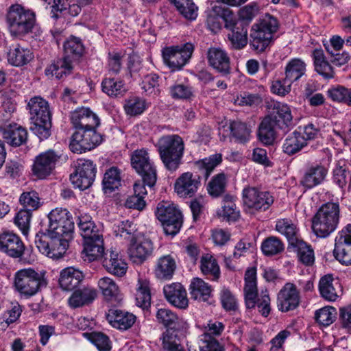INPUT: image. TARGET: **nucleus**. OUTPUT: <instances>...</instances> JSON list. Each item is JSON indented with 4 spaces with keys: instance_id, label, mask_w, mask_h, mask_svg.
Listing matches in <instances>:
<instances>
[{
    "instance_id": "f257e3e1",
    "label": "nucleus",
    "mask_w": 351,
    "mask_h": 351,
    "mask_svg": "<svg viewBox=\"0 0 351 351\" xmlns=\"http://www.w3.org/2000/svg\"><path fill=\"white\" fill-rule=\"evenodd\" d=\"M292 125L293 116L290 107L284 103L274 102L269 113L260 123L258 138L265 145H272L276 138V130L287 132Z\"/></svg>"
},
{
    "instance_id": "f03ea898",
    "label": "nucleus",
    "mask_w": 351,
    "mask_h": 351,
    "mask_svg": "<svg viewBox=\"0 0 351 351\" xmlns=\"http://www.w3.org/2000/svg\"><path fill=\"white\" fill-rule=\"evenodd\" d=\"M155 317V322L165 328L160 337L162 351H185L178 334L180 320L177 314L167 308H156Z\"/></svg>"
},
{
    "instance_id": "7ed1b4c3",
    "label": "nucleus",
    "mask_w": 351,
    "mask_h": 351,
    "mask_svg": "<svg viewBox=\"0 0 351 351\" xmlns=\"http://www.w3.org/2000/svg\"><path fill=\"white\" fill-rule=\"evenodd\" d=\"M30 114L31 131L40 140L48 138L51 135V112L49 103L40 96L32 97L27 105Z\"/></svg>"
},
{
    "instance_id": "20e7f679",
    "label": "nucleus",
    "mask_w": 351,
    "mask_h": 351,
    "mask_svg": "<svg viewBox=\"0 0 351 351\" xmlns=\"http://www.w3.org/2000/svg\"><path fill=\"white\" fill-rule=\"evenodd\" d=\"M244 281L243 291L247 308L252 309L256 306L261 315L267 317L271 312L270 298L267 289L262 290L258 293L255 267H250L246 270Z\"/></svg>"
},
{
    "instance_id": "39448f33",
    "label": "nucleus",
    "mask_w": 351,
    "mask_h": 351,
    "mask_svg": "<svg viewBox=\"0 0 351 351\" xmlns=\"http://www.w3.org/2000/svg\"><path fill=\"white\" fill-rule=\"evenodd\" d=\"M279 27L278 20L267 14L254 23L250 34V45L257 52H263L274 40Z\"/></svg>"
},
{
    "instance_id": "423d86ee",
    "label": "nucleus",
    "mask_w": 351,
    "mask_h": 351,
    "mask_svg": "<svg viewBox=\"0 0 351 351\" xmlns=\"http://www.w3.org/2000/svg\"><path fill=\"white\" fill-rule=\"evenodd\" d=\"M339 206L334 202L324 204L312 219V229L317 237L326 238L337 228Z\"/></svg>"
},
{
    "instance_id": "0eeeda50",
    "label": "nucleus",
    "mask_w": 351,
    "mask_h": 351,
    "mask_svg": "<svg viewBox=\"0 0 351 351\" xmlns=\"http://www.w3.org/2000/svg\"><path fill=\"white\" fill-rule=\"evenodd\" d=\"M160 158L170 173L174 172L181 162L184 145L182 138L176 134L161 137L157 143Z\"/></svg>"
},
{
    "instance_id": "6e6552de",
    "label": "nucleus",
    "mask_w": 351,
    "mask_h": 351,
    "mask_svg": "<svg viewBox=\"0 0 351 351\" xmlns=\"http://www.w3.org/2000/svg\"><path fill=\"white\" fill-rule=\"evenodd\" d=\"M7 22L11 35L23 37L32 32L36 23V16L34 12L21 5L14 4L8 9Z\"/></svg>"
},
{
    "instance_id": "1a4fd4ad",
    "label": "nucleus",
    "mask_w": 351,
    "mask_h": 351,
    "mask_svg": "<svg viewBox=\"0 0 351 351\" xmlns=\"http://www.w3.org/2000/svg\"><path fill=\"white\" fill-rule=\"evenodd\" d=\"M47 285L45 274L32 269L18 271L14 277V286L17 291L26 298L34 295Z\"/></svg>"
},
{
    "instance_id": "9d476101",
    "label": "nucleus",
    "mask_w": 351,
    "mask_h": 351,
    "mask_svg": "<svg viewBox=\"0 0 351 351\" xmlns=\"http://www.w3.org/2000/svg\"><path fill=\"white\" fill-rule=\"evenodd\" d=\"M71 238L50 235L49 232H38L35 237V244L43 254L54 260L64 256Z\"/></svg>"
},
{
    "instance_id": "9b49d317",
    "label": "nucleus",
    "mask_w": 351,
    "mask_h": 351,
    "mask_svg": "<svg viewBox=\"0 0 351 351\" xmlns=\"http://www.w3.org/2000/svg\"><path fill=\"white\" fill-rule=\"evenodd\" d=\"M48 219L47 232H49L50 235L72 237L74 222L71 214L67 209L56 208L49 213Z\"/></svg>"
},
{
    "instance_id": "f8f14e48",
    "label": "nucleus",
    "mask_w": 351,
    "mask_h": 351,
    "mask_svg": "<svg viewBox=\"0 0 351 351\" xmlns=\"http://www.w3.org/2000/svg\"><path fill=\"white\" fill-rule=\"evenodd\" d=\"M193 50L191 43L165 47L162 51L163 61L173 71L180 70L191 58Z\"/></svg>"
},
{
    "instance_id": "ddd939ff",
    "label": "nucleus",
    "mask_w": 351,
    "mask_h": 351,
    "mask_svg": "<svg viewBox=\"0 0 351 351\" xmlns=\"http://www.w3.org/2000/svg\"><path fill=\"white\" fill-rule=\"evenodd\" d=\"M155 215L161 222L165 234L173 237L180 232L182 226V215L176 207L159 204Z\"/></svg>"
},
{
    "instance_id": "4468645a",
    "label": "nucleus",
    "mask_w": 351,
    "mask_h": 351,
    "mask_svg": "<svg viewBox=\"0 0 351 351\" xmlns=\"http://www.w3.org/2000/svg\"><path fill=\"white\" fill-rule=\"evenodd\" d=\"M243 202L249 212L265 211L274 203V197L268 191H263L256 187H246L243 190Z\"/></svg>"
},
{
    "instance_id": "2eb2a0df",
    "label": "nucleus",
    "mask_w": 351,
    "mask_h": 351,
    "mask_svg": "<svg viewBox=\"0 0 351 351\" xmlns=\"http://www.w3.org/2000/svg\"><path fill=\"white\" fill-rule=\"evenodd\" d=\"M333 255L342 265H351V223L347 224L336 236Z\"/></svg>"
},
{
    "instance_id": "dca6fc26",
    "label": "nucleus",
    "mask_w": 351,
    "mask_h": 351,
    "mask_svg": "<svg viewBox=\"0 0 351 351\" xmlns=\"http://www.w3.org/2000/svg\"><path fill=\"white\" fill-rule=\"evenodd\" d=\"M300 302V293L294 283L286 282L278 293L277 308L282 313L295 310Z\"/></svg>"
},
{
    "instance_id": "f3484780",
    "label": "nucleus",
    "mask_w": 351,
    "mask_h": 351,
    "mask_svg": "<svg viewBox=\"0 0 351 351\" xmlns=\"http://www.w3.org/2000/svg\"><path fill=\"white\" fill-rule=\"evenodd\" d=\"M221 21L226 28H232L236 24V16L229 8L214 5L208 14L207 26L212 32H217L221 28Z\"/></svg>"
},
{
    "instance_id": "a211bd4d",
    "label": "nucleus",
    "mask_w": 351,
    "mask_h": 351,
    "mask_svg": "<svg viewBox=\"0 0 351 351\" xmlns=\"http://www.w3.org/2000/svg\"><path fill=\"white\" fill-rule=\"evenodd\" d=\"M25 245L21 237L10 231L0 234V252L13 258L22 259L25 252Z\"/></svg>"
},
{
    "instance_id": "6ab92c4d",
    "label": "nucleus",
    "mask_w": 351,
    "mask_h": 351,
    "mask_svg": "<svg viewBox=\"0 0 351 351\" xmlns=\"http://www.w3.org/2000/svg\"><path fill=\"white\" fill-rule=\"evenodd\" d=\"M106 313V318L110 325L120 330L130 328L136 322V316L131 313L119 308L112 304Z\"/></svg>"
},
{
    "instance_id": "aec40b11",
    "label": "nucleus",
    "mask_w": 351,
    "mask_h": 351,
    "mask_svg": "<svg viewBox=\"0 0 351 351\" xmlns=\"http://www.w3.org/2000/svg\"><path fill=\"white\" fill-rule=\"evenodd\" d=\"M131 165L141 176H157L156 167L145 149H137L131 155Z\"/></svg>"
},
{
    "instance_id": "412c9836",
    "label": "nucleus",
    "mask_w": 351,
    "mask_h": 351,
    "mask_svg": "<svg viewBox=\"0 0 351 351\" xmlns=\"http://www.w3.org/2000/svg\"><path fill=\"white\" fill-rule=\"evenodd\" d=\"M59 156L52 150L40 154L36 157L32 166L35 176H49L53 173Z\"/></svg>"
},
{
    "instance_id": "4be33fe9",
    "label": "nucleus",
    "mask_w": 351,
    "mask_h": 351,
    "mask_svg": "<svg viewBox=\"0 0 351 351\" xmlns=\"http://www.w3.org/2000/svg\"><path fill=\"white\" fill-rule=\"evenodd\" d=\"M209 66L222 75L230 73V58L227 52L221 47H210L206 53Z\"/></svg>"
},
{
    "instance_id": "5701e85b",
    "label": "nucleus",
    "mask_w": 351,
    "mask_h": 351,
    "mask_svg": "<svg viewBox=\"0 0 351 351\" xmlns=\"http://www.w3.org/2000/svg\"><path fill=\"white\" fill-rule=\"evenodd\" d=\"M85 276L84 273L74 267H66L60 272L59 286L63 291H73L83 282Z\"/></svg>"
},
{
    "instance_id": "b1692460",
    "label": "nucleus",
    "mask_w": 351,
    "mask_h": 351,
    "mask_svg": "<svg viewBox=\"0 0 351 351\" xmlns=\"http://www.w3.org/2000/svg\"><path fill=\"white\" fill-rule=\"evenodd\" d=\"M128 250L134 263H142L152 255L154 244L149 239H132Z\"/></svg>"
},
{
    "instance_id": "393cba45",
    "label": "nucleus",
    "mask_w": 351,
    "mask_h": 351,
    "mask_svg": "<svg viewBox=\"0 0 351 351\" xmlns=\"http://www.w3.org/2000/svg\"><path fill=\"white\" fill-rule=\"evenodd\" d=\"M4 141L10 146L17 147L26 143L27 130L17 123H11L1 129Z\"/></svg>"
},
{
    "instance_id": "a878e982",
    "label": "nucleus",
    "mask_w": 351,
    "mask_h": 351,
    "mask_svg": "<svg viewBox=\"0 0 351 351\" xmlns=\"http://www.w3.org/2000/svg\"><path fill=\"white\" fill-rule=\"evenodd\" d=\"M163 292L167 300L179 308H186L188 306V299L184 287L179 282H173L165 285Z\"/></svg>"
},
{
    "instance_id": "bb28decb",
    "label": "nucleus",
    "mask_w": 351,
    "mask_h": 351,
    "mask_svg": "<svg viewBox=\"0 0 351 351\" xmlns=\"http://www.w3.org/2000/svg\"><path fill=\"white\" fill-rule=\"evenodd\" d=\"M95 228L94 221L89 219V262L101 260L105 255L103 235Z\"/></svg>"
},
{
    "instance_id": "cd10ccee",
    "label": "nucleus",
    "mask_w": 351,
    "mask_h": 351,
    "mask_svg": "<svg viewBox=\"0 0 351 351\" xmlns=\"http://www.w3.org/2000/svg\"><path fill=\"white\" fill-rule=\"evenodd\" d=\"M63 58L71 63L78 62L85 53V46L80 38L70 36L63 44Z\"/></svg>"
},
{
    "instance_id": "c85d7f7f",
    "label": "nucleus",
    "mask_w": 351,
    "mask_h": 351,
    "mask_svg": "<svg viewBox=\"0 0 351 351\" xmlns=\"http://www.w3.org/2000/svg\"><path fill=\"white\" fill-rule=\"evenodd\" d=\"M176 267V261L173 255H163L156 262L154 274L159 280H169L173 278Z\"/></svg>"
},
{
    "instance_id": "c756f323",
    "label": "nucleus",
    "mask_w": 351,
    "mask_h": 351,
    "mask_svg": "<svg viewBox=\"0 0 351 351\" xmlns=\"http://www.w3.org/2000/svg\"><path fill=\"white\" fill-rule=\"evenodd\" d=\"M199 184V177H178L174 184V191L180 197H191Z\"/></svg>"
},
{
    "instance_id": "7c9ffc66",
    "label": "nucleus",
    "mask_w": 351,
    "mask_h": 351,
    "mask_svg": "<svg viewBox=\"0 0 351 351\" xmlns=\"http://www.w3.org/2000/svg\"><path fill=\"white\" fill-rule=\"evenodd\" d=\"M199 269L202 274L208 280L217 281L221 276L218 261L210 254H205L201 256Z\"/></svg>"
},
{
    "instance_id": "2f4dec72",
    "label": "nucleus",
    "mask_w": 351,
    "mask_h": 351,
    "mask_svg": "<svg viewBox=\"0 0 351 351\" xmlns=\"http://www.w3.org/2000/svg\"><path fill=\"white\" fill-rule=\"evenodd\" d=\"M103 265L109 273L119 277L124 276L128 269L127 263L116 249H111L109 259L105 258Z\"/></svg>"
},
{
    "instance_id": "473e14b6",
    "label": "nucleus",
    "mask_w": 351,
    "mask_h": 351,
    "mask_svg": "<svg viewBox=\"0 0 351 351\" xmlns=\"http://www.w3.org/2000/svg\"><path fill=\"white\" fill-rule=\"evenodd\" d=\"M217 216L223 221L228 222L236 221L239 216V210L237 209L235 197L230 195L223 196L221 207L217 212Z\"/></svg>"
},
{
    "instance_id": "72a5a7b5",
    "label": "nucleus",
    "mask_w": 351,
    "mask_h": 351,
    "mask_svg": "<svg viewBox=\"0 0 351 351\" xmlns=\"http://www.w3.org/2000/svg\"><path fill=\"white\" fill-rule=\"evenodd\" d=\"M34 58V54L28 48L16 45L8 53V60L15 66H21L29 63Z\"/></svg>"
},
{
    "instance_id": "f704fd0d",
    "label": "nucleus",
    "mask_w": 351,
    "mask_h": 351,
    "mask_svg": "<svg viewBox=\"0 0 351 351\" xmlns=\"http://www.w3.org/2000/svg\"><path fill=\"white\" fill-rule=\"evenodd\" d=\"M189 289L191 298L194 300L206 302L212 296V287L199 278H193Z\"/></svg>"
},
{
    "instance_id": "c9c22d12",
    "label": "nucleus",
    "mask_w": 351,
    "mask_h": 351,
    "mask_svg": "<svg viewBox=\"0 0 351 351\" xmlns=\"http://www.w3.org/2000/svg\"><path fill=\"white\" fill-rule=\"evenodd\" d=\"M313 57L315 71L326 79H331L335 73L330 63L326 60L324 51L316 49L313 51Z\"/></svg>"
},
{
    "instance_id": "e433bc0d",
    "label": "nucleus",
    "mask_w": 351,
    "mask_h": 351,
    "mask_svg": "<svg viewBox=\"0 0 351 351\" xmlns=\"http://www.w3.org/2000/svg\"><path fill=\"white\" fill-rule=\"evenodd\" d=\"M276 230L287 239L291 246L300 240L297 226L290 219H278L276 223Z\"/></svg>"
},
{
    "instance_id": "4c0bfd02",
    "label": "nucleus",
    "mask_w": 351,
    "mask_h": 351,
    "mask_svg": "<svg viewBox=\"0 0 351 351\" xmlns=\"http://www.w3.org/2000/svg\"><path fill=\"white\" fill-rule=\"evenodd\" d=\"M98 286L101 289L106 300H107L110 305L113 302L119 304L121 298L118 295V287L115 282L110 278L104 277L98 282Z\"/></svg>"
},
{
    "instance_id": "58836bf2",
    "label": "nucleus",
    "mask_w": 351,
    "mask_h": 351,
    "mask_svg": "<svg viewBox=\"0 0 351 351\" xmlns=\"http://www.w3.org/2000/svg\"><path fill=\"white\" fill-rule=\"evenodd\" d=\"M135 298L136 305L144 311L145 314L149 313L151 306V293L148 281L138 280Z\"/></svg>"
},
{
    "instance_id": "ea45409f",
    "label": "nucleus",
    "mask_w": 351,
    "mask_h": 351,
    "mask_svg": "<svg viewBox=\"0 0 351 351\" xmlns=\"http://www.w3.org/2000/svg\"><path fill=\"white\" fill-rule=\"evenodd\" d=\"M230 138L236 143L245 144L248 142L251 137L250 128L240 121H233L230 123Z\"/></svg>"
},
{
    "instance_id": "a19ab883",
    "label": "nucleus",
    "mask_w": 351,
    "mask_h": 351,
    "mask_svg": "<svg viewBox=\"0 0 351 351\" xmlns=\"http://www.w3.org/2000/svg\"><path fill=\"white\" fill-rule=\"evenodd\" d=\"M306 64L300 58H292L285 68V77L292 82L300 80L306 73Z\"/></svg>"
},
{
    "instance_id": "79ce46f5",
    "label": "nucleus",
    "mask_w": 351,
    "mask_h": 351,
    "mask_svg": "<svg viewBox=\"0 0 351 351\" xmlns=\"http://www.w3.org/2000/svg\"><path fill=\"white\" fill-rule=\"evenodd\" d=\"M73 68V64L63 57L54 61L45 69L47 76H55L57 79H62L69 74Z\"/></svg>"
},
{
    "instance_id": "37998d69",
    "label": "nucleus",
    "mask_w": 351,
    "mask_h": 351,
    "mask_svg": "<svg viewBox=\"0 0 351 351\" xmlns=\"http://www.w3.org/2000/svg\"><path fill=\"white\" fill-rule=\"evenodd\" d=\"M100 124L99 117L89 110V151L99 145L104 141V136L97 131Z\"/></svg>"
},
{
    "instance_id": "c03bdc74",
    "label": "nucleus",
    "mask_w": 351,
    "mask_h": 351,
    "mask_svg": "<svg viewBox=\"0 0 351 351\" xmlns=\"http://www.w3.org/2000/svg\"><path fill=\"white\" fill-rule=\"evenodd\" d=\"M334 279L330 274L322 277L319 282V291L321 296L329 302H335L339 295L333 285Z\"/></svg>"
},
{
    "instance_id": "a18cd8bd",
    "label": "nucleus",
    "mask_w": 351,
    "mask_h": 351,
    "mask_svg": "<svg viewBox=\"0 0 351 351\" xmlns=\"http://www.w3.org/2000/svg\"><path fill=\"white\" fill-rule=\"evenodd\" d=\"M307 143L300 136V133L295 130L289 134L285 140L282 145L283 152L288 155H293L300 152L303 147L306 146Z\"/></svg>"
},
{
    "instance_id": "49530a36",
    "label": "nucleus",
    "mask_w": 351,
    "mask_h": 351,
    "mask_svg": "<svg viewBox=\"0 0 351 351\" xmlns=\"http://www.w3.org/2000/svg\"><path fill=\"white\" fill-rule=\"evenodd\" d=\"M261 249L265 256H273L282 252L285 245L279 238L270 236L263 241Z\"/></svg>"
},
{
    "instance_id": "de8ad7c7",
    "label": "nucleus",
    "mask_w": 351,
    "mask_h": 351,
    "mask_svg": "<svg viewBox=\"0 0 351 351\" xmlns=\"http://www.w3.org/2000/svg\"><path fill=\"white\" fill-rule=\"evenodd\" d=\"M298 253L299 261L306 266L312 265L315 262L313 249L302 240H299L297 243L291 245Z\"/></svg>"
},
{
    "instance_id": "09e8293b",
    "label": "nucleus",
    "mask_w": 351,
    "mask_h": 351,
    "mask_svg": "<svg viewBox=\"0 0 351 351\" xmlns=\"http://www.w3.org/2000/svg\"><path fill=\"white\" fill-rule=\"evenodd\" d=\"M222 162V155L215 154L199 160L195 162L196 168L205 176H209L213 171Z\"/></svg>"
},
{
    "instance_id": "8fccbe9b",
    "label": "nucleus",
    "mask_w": 351,
    "mask_h": 351,
    "mask_svg": "<svg viewBox=\"0 0 351 351\" xmlns=\"http://www.w3.org/2000/svg\"><path fill=\"white\" fill-rule=\"evenodd\" d=\"M229 28L231 32L228 34V37L231 42L232 46L236 49H243L247 43V31L244 27L236 26Z\"/></svg>"
},
{
    "instance_id": "3c124183",
    "label": "nucleus",
    "mask_w": 351,
    "mask_h": 351,
    "mask_svg": "<svg viewBox=\"0 0 351 351\" xmlns=\"http://www.w3.org/2000/svg\"><path fill=\"white\" fill-rule=\"evenodd\" d=\"M145 99L139 97H131L125 100L124 110L130 116L141 114L147 108Z\"/></svg>"
},
{
    "instance_id": "603ef678",
    "label": "nucleus",
    "mask_w": 351,
    "mask_h": 351,
    "mask_svg": "<svg viewBox=\"0 0 351 351\" xmlns=\"http://www.w3.org/2000/svg\"><path fill=\"white\" fill-rule=\"evenodd\" d=\"M159 79L160 77L156 73L146 75L142 80L141 88L147 95L158 96L160 93Z\"/></svg>"
},
{
    "instance_id": "864d4df0",
    "label": "nucleus",
    "mask_w": 351,
    "mask_h": 351,
    "mask_svg": "<svg viewBox=\"0 0 351 351\" xmlns=\"http://www.w3.org/2000/svg\"><path fill=\"white\" fill-rule=\"evenodd\" d=\"M179 12L188 20H195L197 16V7L193 0H171Z\"/></svg>"
},
{
    "instance_id": "5fc2aeb1",
    "label": "nucleus",
    "mask_w": 351,
    "mask_h": 351,
    "mask_svg": "<svg viewBox=\"0 0 351 351\" xmlns=\"http://www.w3.org/2000/svg\"><path fill=\"white\" fill-rule=\"evenodd\" d=\"M86 132L81 128L73 134L69 144V148L72 152L82 154L86 152L88 149V138L85 137Z\"/></svg>"
},
{
    "instance_id": "6e6d98bb",
    "label": "nucleus",
    "mask_w": 351,
    "mask_h": 351,
    "mask_svg": "<svg viewBox=\"0 0 351 351\" xmlns=\"http://www.w3.org/2000/svg\"><path fill=\"white\" fill-rule=\"evenodd\" d=\"M102 90L110 97L123 95L126 88L121 80H116L114 78H108L101 83Z\"/></svg>"
},
{
    "instance_id": "4d7b16f0",
    "label": "nucleus",
    "mask_w": 351,
    "mask_h": 351,
    "mask_svg": "<svg viewBox=\"0 0 351 351\" xmlns=\"http://www.w3.org/2000/svg\"><path fill=\"white\" fill-rule=\"evenodd\" d=\"M89 341L96 347L98 351H110L112 349V342L109 337L102 332H89Z\"/></svg>"
},
{
    "instance_id": "13d9d810",
    "label": "nucleus",
    "mask_w": 351,
    "mask_h": 351,
    "mask_svg": "<svg viewBox=\"0 0 351 351\" xmlns=\"http://www.w3.org/2000/svg\"><path fill=\"white\" fill-rule=\"evenodd\" d=\"M337 315L336 308L332 306H325L316 311L315 318L317 323L324 326H328L332 324Z\"/></svg>"
},
{
    "instance_id": "bf43d9fd",
    "label": "nucleus",
    "mask_w": 351,
    "mask_h": 351,
    "mask_svg": "<svg viewBox=\"0 0 351 351\" xmlns=\"http://www.w3.org/2000/svg\"><path fill=\"white\" fill-rule=\"evenodd\" d=\"M169 94L174 99L186 100L193 97V90L189 85L175 84L169 88Z\"/></svg>"
},
{
    "instance_id": "052dcab7",
    "label": "nucleus",
    "mask_w": 351,
    "mask_h": 351,
    "mask_svg": "<svg viewBox=\"0 0 351 351\" xmlns=\"http://www.w3.org/2000/svg\"><path fill=\"white\" fill-rule=\"evenodd\" d=\"M19 202L24 209H28L32 212L40 206L38 194L34 191L23 192L19 197Z\"/></svg>"
},
{
    "instance_id": "680f3d73",
    "label": "nucleus",
    "mask_w": 351,
    "mask_h": 351,
    "mask_svg": "<svg viewBox=\"0 0 351 351\" xmlns=\"http://www.w3.org/2000/svg\"><path fill=\"white\" fill-rule=\"evenodd\" d=\"M71 121L76 130H88V108H82L71 113Z\"/></svg>"
},
{
    "instance_id": "e2e57ef3",
    "label": "nucleus",
    "mask_w": 351,
    "mask_h": 351,
    "mask_svg": "<svg viewBox=\"0 0 351 351\" xmlns=\"http://www.w3.org/2000/svg\"><path fill=\"white\" fill-rule=\"evenodd\" d=\"M293 83L291 80H288L286 77L282 79L273 80L270 87L271 92L276 95L285 97L291 92Z\"/></svg>"
},
{
    "instance_id": "0e129e2a",
    "label": "nucleus",
    "mask_w": 351,
    "mask_h": 351,
    "mask_svg": "<svg viewBox=\"0 0 351 351\" xmlns=\"http://www.w3.org/2000/svg\"><path fill=\"white\" fill-rule=\"evenodd\" d=\"M220 302L226 311H235L238 308V302L230 290L223 287L220 292Z\"/></svg>"
},
{
    "instance_id": "69168bd1",
    "label": "nucleus",
    "mask_w": 351,
    "mask_h": 351,
    "mask_svg": "<svg viewBox=\"0 0 351 351\" xmlns=\"http://www.w3.org/2000/svg\"><path fill=\"white\" fill-rule=\"evenodd\" d=\"M32 218V211L28 209H21L14 217V223L26 235L29 228Z\"/></svg>"
},
{
    "instance_id": "338daca9",
    "label": "nucleus",
    "mask_w": 351,
    "mask_h": 351,
    "mask_svg": "<svg viewBox=\"0 0 351 351\" xmlns=\"http://www.w3.org/2000/svg\"><path fill=\"white\" fill-rule=\"evenodd\" d=\"M113 230L117 237L130 239L135 232L136 228L132 221L125 220L120 221L117 224H114Z\"/></svg>"
},
{
    "instance_id": "774afa93",
    "label": "nucleus",
    "mask_w": 351,
    "mask_h": 351,
    "mask_svg": "<svg viewBox=\"0 0 351 351\" xmlns=\"http://www.w3.org/2000/svg\"><path fill=\"white\" fill-rule=\"evenodd\" d=\"M262 102L261 96L257 94L244 92L235 99V104L241 106H258Z\"/></svg>"
}]
</instances>
